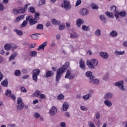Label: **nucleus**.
I'll return each instance as SVG.
<instances>
[{
  "instance_id": "f257e3e1",
  "label": "nucleus",
  "mask_w": 127,
  "mask_h": 127,
  "mask_svg": "<svg viewBox=\"0 0 127 127\" xmlns=\"http://www.w3.org/2000/svg\"><path fill=\"white\" fill-rule=\"evenodd\" d=\"M70 65L69 63L65 62L63 67H61L57 70V74L56 75V82H59L63 74L66 71Z\"/></svg>"
},
{
  "instance_id": "f03ea898",
  "label": "nucleus",
  "mask_w": 127,
  "mask_h": 127,
  "mask_svg": "<svg viewBox=\"0 0 127 127\" xmlns=\"http://www.w3.org/2000/svg\"><path fill=\"white\" fill-rule=\"evenodd\" d=\"M98 62L97 60L95 59H91L90 61L87 60V63H86V65L88 66V67L90 69H94V66H97Z\"/></svg>"
},
{
  "instance_id": "7ed1b4c3",
  "label": "nucleus",
  "mask_w": 127,
  "mask_h": 127,
  "mask_svg": "<svg viewBox=\"0 0 127 127\" xmlns=\"http://www.w3.org/2000/svg\"><path fill=\"white\" fill-rule=\"evenodd\" d=\"M41 71L40 69H36L33 70L32 78L34 81L37 82L38 76L39 75Z\"/></svg>"
},
{
  "instance_id": "20e7f679",
  "label": "nucleus",
  "mask_w": 127,
  "mask_h": 127,
  "mask_svg": "<svg viewBox=\"0 0 127 127\" xmlns=\"http://www.w3.org/2000/svg\"><path fill=\"white\" fill-rule=\"evenodd\" d=\"M26 20L29 22L30 25H34V24L37 23L38 22L35 18H33L32 16H27L26 17Z\"/></svg>"
},
{
  "instance_id": "39448f33",
  "label": "nucleus",
  "mask_w": 127,
  "mask_h": 127,
  "mask_svg": "<svg viewBox=\"0 0 127 127\" xmlns=\"http://www.w3.org/2000/svg\"><path fill=\"white\" fill-rule=\"evenodd\" d=\"M62 7H64L66 10H70L71 8L69 1L65 0H64V4H62Z\"/></svg>"
},
{
  "instance_id": "423d86ee",
  "label": "nucleus",
  "mask_w": 127,
  "mask_h": 127,
  "mask_svg": "<svg viewBox=\"0 0 127 127\" xmlns=\"http://www.w3.org/2000/svg\"><path fill=\"white\" fill-rule=\"evenodd\" d=\"M114 85L116 86H118L121 90H125L123 80H121L119 82H115Z\"/></svg>"
},
{
  "instance_id": "0eeeda50",
  "label": "nucleus",
  "mask_w": 127,
  "mask_h": 127,
  "mask_svg": "<svg viewBox=\"0 0 127 127\" xmlns=\"http://www.w3.org/2000/svg\"><path fill=\"white\" fill-rule=\"evenodd\" d=\"M74 77V75H71V71L69 69H67L66 70V73L65 74V76H64V78H67L68 80H71L73 79Z\"/></svg>"
},
{
  "instance_id": "6e6552de",
  "label": "nucleus",
  "mask_w": 127,
  "mask_h": 127,
  "mask_svg": "<svg viewBox=\"0 0 127 127\" xmlns=\"http://www.w3.org/2000/svg\"><path fill=\"white\" fill-rule=\"evenodd\" d=\"M49 113L51 116H53L57 113V109L55 106H53L50 109Z\"/></svg>"
},
{
  "instance_id": "1a4fd4ad",
  "label": "nucleus",
  "mask_w": 127,
  "mask_h": 127,
  "mask_svg": "<svg viewBox=\"0 0 127 127\" xmlns=\"http://www.w3.org/2000/svg\"><path fill=\"white\" fill-rule=\"evenodd\" d=\"M54 75V72L52 70H48L46 71V75L47 78L51 77Z\"/></svg>"
},
{
  "instance_id": "9d476101",
  "label": "nucleus",
  "mask_w": 127,
  "mask_h": 127,
  "mask_svg": "<svg viewBox=\"0 0 127 127\" xmlns=\"http://www.w3.org/2000/svg\"><path fill=\"white\" fill-rule=\"evenodd\" d=\"M47 44H48L47 42V41L45 42L42 45L39 46V47L38 48V50H44Z\"/></svg>"
},
{
  "instance_id": "9b49d317",
  "label": "nucleus",
  "mask_w": 127,
  "mask_h": 127,
  "mask_svg": "<svg viewBox=\"0 0 127 127\" xmlns=\"http://www.w3.org/2000/svg\"><path fill=\"white\" fill-rule=\"evenodd\" d=\"M89 11L86 8H82L80 9V14L81 15H87V14H88Z\"/></svg>"
},
{
  "instance_id": "f8f14e48",
  "label": "nucleus",
  "mask_w": 127,
  "mask_h": 127,
  "mask_svg": "<svg viewBox=\"0 0 127 127\" xmlns=\"http://www.w3.org/2000/svg\"><path fill=\"white\" fill-rule=\"evenodd\" d=\"M100 56L104 59H107L109 55L107 53L101 52L100 53Z\"/></svg>"
},
{
  "instance_id": "ddd939ff",
  "label": "nucleus",
  "mask_w": 127,
  "mask_h": 127,
  "mask_svg": "<svg viewBox=\"0 0 127 127\" xmlns=\"http://www.w3.org/2000/svg\"><path fill=\"white\" fill-rule=\"evenodd\" d=\"M85 75L87 76L88 78H89V79L93 80L94 78V76L92 75V72L90 71H87L85 73Z\"/></svg>"
},
{
  "instance_id": "4468645a",
  "label": "nucleus",
  "mask_w": 127,
  "mask_h": 127,
  "mask_svg": "<svg viewBox=\"0 0 127 127\" xmlns=\"http://www.w3.org/2000/svg\"><path fill=\"white\" fill-rule=\"evenodd\" d=\"M68 108H69L68 103L67 102L64 103V104H63V110H64V111H67Z\"/></svg>"
},
{
  "instance_id": "2eb2a0df",
  "label": "nucleus",
  "mask_w": 127,
  "mask_h": 127,
  "mask_svg": "<svg viewBox=\"0 0 127 127\" xmlns=\"http://www.w3.org/2000/svg\"><path fill=\"white\" fill-rule=\"evenodd\" d=\"M82 23H84V21L82 19H78L76 20V25L78 27H80Z\"/></svg>"
},
{
  "instance_id": "dca6fc26",
  "label": "nucleus",
  "mask_w": 127,
  "mask_h": 127,
  "mask_svg": "<svg viewBox=\"0 0 127 127\" xmlns=\"http://www.w3.org/2000/svg\"><path fill=\"white\" fill-rule=\"evenodd\" d=\"M51 21L52 23L55 25H60V24H61V22L60 21H58L56 19H52Z\"/></svg>"
},
{
  "instance_id": "f3484780",
  "label": "nucleus",
  "mask_w": 127,
  "mask_h": 127,
  "mask_svg": "<svg viewBox=\"0 0 127 127\" xmlns=\"http://www.w3.org/2000/svg\"><path fill=\"white\" fill-rule=\"evenodd\" d=\"M113 95L111 93H107L106 95L104 96V98L105 100L111 99L112 98Z\"/></svg>"
},
{
  "instance_id": "a211bd4d",
  "label": "nucleus",
  "mask_w": 127,
  "mask_h": 127,
  "mask_svg": "<svg viewBox=\"0 0 127 127\" xmlns=\"http://www.w3.org/2000/svg\"><path fill=\"white\" fill-rule=\"evenodd\" d=\"M79 67L82 69L85 68V63L82 60H80V62H79Z\"/></svg>"
},
{
  "instance_id": "6ab92c4d",
  "label": "nucleus",
  "mask_w": 127,
  "mask_h": 127,
  "mask_svg": "<svg viewBox=\"0 0 127 127\" xmlns=\"http://www.w3.org/2000/svg\"><path fill=\"white\" fill-rule=\"evenodd\" d=\"M40 34H39V33L33 34L31 35V37L32 39H33L34 40H37V39H38V36Z\"/></svg>"
},
{
  "instance_id": "aec40b11",
  "label": "nucleus",
  "mask_w": 127,
  "mask_h": 127,
  "mask_svg": "<svg viewBox=\"0 0 127 127\" xmlns=\"http://www.w3.org/2000/svg\"><path fill=\"white\" fill-rule=\"evenodd\" d=\"M18 105L16 107L17 110H22L25 106L24 103L18 104Z\"/></svg>"
},
{
  "instance_id": "412c9836",
  "label": "nucleus",
  "mask_w": 127,
  "mask_h": 127,
  "mask_svg": "<svg viewBox=\"0 0 127 127\" xmlns=\"http://www.w3.org/2000/svg\"><path fill=\"white\" fill-rule=\"evenodd\" d=\"M17 54L16 52L13 53V54L10 57L9 60L10 61H13L17 57Z\"/></svg>"
},
{
  "instance_id": "4be33fe9",
  "label": "nucleus",
  "mask_w": 127,
  "mask_h": 127,
  "mask_svg": "<svg viewBox=\"0 0 127 127\" xmlns=\"http://www.w3.org/2000/svg\"><path fill=\"white\" fill-rule=\"evenodd\" d=\"M24 17L25 16L24 15H21L20 16L16 18V19L15 20V22H18V21H20V20H22V19H23Z\"/></svg>"
},
{
  "instance_id": "5701e85b",
  "label": "nucleus",
  "mask_w": 127,
  "mask_h": 127,
  "mask_svg": "<svg viewBox=\"0 0 127 127\" xmlns=\"http://www.w3.org/2000/svg\"><path fill=\"white\" fill-rule=\"evenodd\" d=\"M1 84L3 86L7 87L8 86V80L7 79L4 80L1 82Z\"/></svg>"
},
{
  "instance_id": "b1692460",
  "label": "nucleus",
  "mask_w": 127,
  "mask_h": 127,
  "mask_svg": "<svg viewBox=\"0 0 127 127\" xmlns=\"http://www.w3.org/2000/svg\"><path fill=\"white\" fill-rule=\"evenodd\" d=\"M28 11L30 12L31 13H35L36 10L35 8L33 6H30L28 8Z\"/></svg>"
},
{
  "instance_id": "393cba45",
  "label": "nucleus",
  "mask_w": 127,
  "mask_h": 127,
  "mask_svg": "<svg viewBox=\"0 0 127 127\" xmlns=\"http://www.w3.org/2000/svg\"><path fill=\"white\" fill-rule=\"evenodd\" d=\"M104 103L105 105L106 106H107V107H110L112 105V103L110 101H109L108 100L104 101Z\"/></svg>"
},
{
  "instance_id": "a878e982",
  "label": "nucleus",
  "mask_w": 127,
  "mask_h": 127,
  "mask_svg": "<svg viewBox=\"0 0 127 127\" xmlns=\"http://www.w3.org/2000/svg\"><path fill=\"white\" fill-rule=\"evenodd\" d=\"M78 35L76 32L70 33V38H77Z\"/></svg>"
},
{
  "instance_id": "bb28decb",
  "label": "nucleus",
  "mask_w": 127,
  "mask_h": 127,
  "mask_svg": "<svg viewBox=\"0 0 127 127\" xmlns=\"http://www.w3.org/2000/svg\"><path fill=\"white\" fill-rule=\"evenodd\" d=\"M40 95H41V92L40 91H39V90L35 91L33 94V96L35 97H39Z\"/></svg>"
},
{
  "instance_id": "cd10ccee",
  "label": "nucleus",
  "mask_w": 127,
  "mask_h": 127,
  "mask_svg": "<svg viewBox=\"0 0 127 127\" xmlns=\"http://www.w3.org/2000/svg\"><path fill=\"white\" fill-rule=\"evenodd\" d=\"M18 10L19 13H25V11H26L24 7H18Z\"/></svg>"
},
{
  "instance_id": "c85d7f7f",
  "label": "nucleus",
  "mask_w": 127,
  "mask_h": 127,
  "mask_svg": "<svg viewBox=\"0 0 127 127\" xmlns=\"http://www.w3.org/2000/svg\"><path fill=\"white\" fill-rule=\"evenodd\" d=\"M105 14L108 17H110V18H113L114 17L113 14L112 12H110L109 11H107V12H105Z\"/></svg>"
},
{
  "instance_id": "c756f323",
  "label": "nucleus",
  "mask_w": 127,
  "mask_h": 127,
  "mask_svg": "<svg viewBox=\"0 0 127 127\" xmlns=\"http://www.w3.org/2000/svg\"><path fill=\"white\" fill-rule=\"evenodd\" d=\"M90 82L91 83H93V84H99V80L96 79H92L90 80Z\"/></svg>"
},
{
  "instance_id": "7c9ffc66",
  "label": "nucleus",
  "mask_w": 127,
  "mask_h": 127,
  "mask_svg": "<svg viewBox=\"0 0 127 127\" xmlns=\"http://www.w3.org/2000/svg\"><path fill=\"white\" fill-rule=\"evenodd\" d=\"M37 55V53L35 51H32L30 54V56L31 57H36Z\"/></svg>"
},
{
  "instance_id": "2f4dec72",
  "label": "nucleus",
  "mask_w": 127,
  "mask_h": 127,
  "mask_svg": "<svg viewBox=\"0 0 127 127\" xmlns=\"http://www.w3.org/2000/svg\"><path fill=\"white\" fill-rule=\"evenodd\" d=\"M34 18L37 21L40 19V13L39 12H36L35 14Z\"/></svg>"
},
{
  "instance_id": "473e14b6",
  "label": "nucleus",
  "mask_w": 127,
  "mask_h": 127,
  "mask_svg": "<svg viewBox=\"0 0 127 127\" xmlns=\"http://www.w3.org/2000/svg\"><path fill=\"white\" fill-rule=\"evenodd\" d=\"M57 99L59 100H63L64 99V96L63 94H61L59 95V96H58Z\"/></svg>"
},
{
  "instance_id": "72a5a7b5",
  "label": "nucleus",
  "mask_w": 127,
  "mask_h": 127,
  "mask_svg": "<svg viewBox=\"0 0 127 127\" xmlns=\"http://www.w3.org/2000/svg\"><path fill=\"white\" fill-rule=\"evenodd\" d=\"M115 53L116 55H123L125 54V51L119 52V51H115Z\"/></svg>"
},
{
  "instance_id": "f704fd0d",
  "label": "nucleus",
  "mask_w": 127,
  "mask_h": 127,
  "mask_svg": "<svg viewBox=\"0 0 127 127\" xmlns=\"http://www.w3.org/2000/svg\"><path fill=\"white\" fill-rule=\"evenodd\" d=\"M11 47H12L10 44H6L4 46V49H5V50H10V49H11Z\"/></svg>"
},
{
  "instance_id": "c9c22d12",
  "label": "nucleus",
  "mask_w": 127,
  "mask_h": 127,
  "mask_svg": "<svg viewBox=\"0 0 127 127\" xmlns=\"http://www.w3.org/2000/svg\"><path fill=\"white\" fill-rule=\"evenodd\" d=\"M65 27H66L65 25L64 24H63L62 25H60V26L59 27V29H60V30H64V29Z\"/></svg>"
},
{
  "instance_id": "e433bc0d",
  "label": "nucleus",
  "mask_w": 127,
  "mask_h": 127,
  "mask_svg": "<svg viewBox=\"0 0 127 127\" xmlns=\"http://www.w3.org/2000/svg\"><path fill=\"white\" fill-rule=\"evenodd\" d=\"M115 16L116 18V19H118V18H119V15H120V12L117 10V11H116L115 12Z\"/></svg>"
},
{
  "instance_id": "4c0bfd02",
  "label": "nucleus",
  "mask_w": 127,
  "mask_h": 127,
  "mask_svg": "<svg viewBox=\"0 0 127 127\" xmlns=\"http://www.w3.org/2000/svg\"><path fill=\"white\" fill-rule=\"evenodd\" d=\"M110 8H111V11L112 12H114V13H115L116 11H118V10H116V9H117V6H115V5L112 6Z\"/></svg>"
},
{
  "instance_id": "58836bf2",
  "label": "nucleus",
  "mask_w": 127,
  "mask_h": 127,
  "mask_svg": "<svg viewBox=\"0 0 127 127\" xmlns=\"http://www.w3.org/2000/svg\"><path fill=\"white\" fill-rule=\"evenodd\" d=\"M120 16L121 17H124L126 15V13L125 11H121L119 12Z\"/></svg>"
},
{
  "instance_id": "ea45409f",
  "label": "nucleus",
  "mask_w": 127,
  "mask_h": 127,
  "mask_svg": "<svg viewBox=\"0 0 127 127\" xmlns=\"http://www.w3.org/2000/svg\"><path fill=\"white\" fill-rule=\"evenodd\" d=\"M82 30H84L85 31H89V30H90V28L85 25H83L82 26Z\"/></svg>"
},
{
  "instance_id": "a19ab883",
  "label": "nucleus",
  "mask_w": 127,
  "mask_h": 127,
  "mask_svg": "<svg viewBox=\"0 0 127 127\" xmlns=\"http://www.w3.org/2000/svg\"><path fill=\"white\" fill-rule=\"evenodd\" d=\"M88 126L89 127H96L95 124L92 121L88 122Z\"/></svg>"
},
{
  "instance_id": "79ce46f5",
  "label": "nucleus",
  "mask_w": 127,
  "mask_h": 127,
  "mask_svg": "<svg viewBox=\"0 0 127 127\" xmlns=\"http://www.w3.org/2000/svg\"><path fill=\"white\" fill-rule=\"evenodd\" d=\"M91 8L93 9H97L98 8V6L95 3H92L91 5Z\"/></svg>"
},
{
  "instance_id": "37998d69",
  "label": "nucleus",
  "mask_w": 127,
  "mask_h": 127,
  "mask_svg": "<svg viewBox=\"0 0 127 127\" xmlns=\"http://www.w3.org/2000/svg\"><path fill=\"white\" fill-rule=\"evenodd\" d=\"M21 75V71L19 70H16L15 71V75L16 76H19Z\"/></svg>"
},
{
  "instance_id": "c03bdc74",
  "label": "nucleus",
  "mask_w": 127,
  "mask_h": 127,
  "mask_svg": "<svg viewBox=\"0 0 127 127\" xmlns=\"http://www.w3.org/2000/svg\"><path fill=\"white\" fill-rule=\"evenodd\" d=\"M17 104H23L22 99L21 97H19V98H17Z\"/></svg>"
},
{
  "instance_id": "a18cd8bd",
  "label": "nucleus",
  "mask_w": 127,
  "mask_h": 127,
  "mask_svg": "<svg viewBox=\"0 0 127 127\" xmlns=\"http://www.w3.org/2000/svg\"><path fill=\"white\" fill-rule=\"evenodd\" d=\"M90 98V95L89 94H86L82 97V98L83 100H87Z\"/></svg>"
},
{
  "instance_id": "49530a36",
  "label": "nucleus",
  "mask_w": 127,
  "mask_h": 127,
  "mask_svg": "<svg viewBox=\"0 0 127 127\" xmlns=\"http://www.w3.org/2000/svg\"><path fill=\"white\" fill-rule=\"evenodd\" d=\"M13 12L14 14H15V15H17V14H18V13H19V10L16 8L13 9Z\"/></svg>"
},
{
  "instance_id": "de8ad7c7",
  "label": "nucleus",
  "mask_w": 127,
  "mask_h": 127,
  "mask_svg": "<svg viewBox=\"0 0 127 127\" xmlns=\"http://www.w3.org/2000/svg\"><path fill=\"white\" fill-rule=\"evenodd\" d=\"M99 18L101 20H102L103 21L106 20V17L104 15H100L99 16Z\"/></svg>"
},
{
  "instance_id": "09e8293b",
  "label": "nucleus",
  "mask_w": 127,
  "mask_h": 127,
  "mask_svg": "<svg viewBox=\"0 0 127 127\" xmlns=\"http://www.w3.org/2000/svg\"><path fill=\"white\" fill-rule=\"evenodd\" d=\"M28 24L27 21L24 20L23 23L21 24V27H25Z\"/></svg>"
},
{
  "instance_id": "8fccbe9b",
  "label": "nucleus",
  "mask_w": 127,
  "mask_h": 127,
  "mask_svg": "<svg viewBox=\"0 0 127 127\" xmlns=\"http://www.w3.org/2000/svg\"><path fill=\"white\" fill-rule=\"evenodd\" d=\"M40 98L41 99H46L47 98V97L45 94H41L40 95Z\"/></svg>"
},
{
  "instance_id": "3c124183",
  "label": "nucleus",
  "mask_w": 127,
  "mask_h": 127,
  "mask_svg": "<svg viewBox=\"0 0 127 127\" xmlns=\"http://www.w3.org/2000/svg\"><path fill=\"white\" fill-rule=\"evenodd\" d=\"M37 29H43V25L41 24H39L37 26Z\"/></svg>"
},
{
  "instance_id": "603ef678",
  "label": "nucleus",
  "mask_w": 127,
  "mask_h": 127,
  "mask_svg": "<svg viewBox=\"0 0 127 127\" xmlns=\"http://www.w3.org/2000/svg\"><path fill=\"white\" fill-rule=\"evenodd\" d=\"M5 95H6V96H7L8 97H10L11 96V91L7 90L5 92Z\"/></svg>"
},
{
  "instance_id": "864d4df0",
  "label": "nucleus",
  "mask_w": 127,
  "mask_h": 127,
  "mask_svg": "<svg viewBox=\"0 0 127 127\" xmlns=\"http://www.w3.org/2000/svg\"><path fill=\"white\" fill-rule=\"evenodd\" d=\"M110 35H111V36H112V37H116V36H117V35H118V33L117 32H111L110 33Z\"/></svg>"
},
{
  "instance_id": "5fc2aeb1",
  "label": "nucleus",
  "mask_w": 127,
  "mask_h": 127,
  "mask_svg": "<svg viewBox=\"0 0 127 127\" xmlns=\"http://www.w3.org/2000/svg\"><path fill=\"white\" fill-rule=\"evenodd\" d=\"M21 92H22L23 93H26L27 92L26 89L23 86L21 87Z\"/></svg>"
},
{
  "instance_id": "6e6d98bb",
  "label": "nucleus",
  "mask_w": 127,
  "mask_h": 127,
  "mask_svg": "<svg viewBox=\"0 0 127 127\" xmlns=\"http://www.w3.org/2000/svg\"><path fill=\"white\" fill-rule=\"evenodd\" d=\"M80 109H81V110H82L83 111H85L88 110V108L84 106H82L80 107Z\"/></svg>"
},
{
  "instance_id": "4d7b16f0",
  "label": "nucleus",
  "mask_w": 127,
  "mask_h": 127,
  "mask_svg": "<svg viewBox=\"0 0 127 127\" xmlns=\"http://www.w3.org/2000/svg\"><path fill=\"white\" fill-rule=\"evenodd\" d=\"M34 117L36 118H39L40 117V114L39 113L36 112V113H35Z\"/></svg>"
},
{
  "instance_id": "13d9d810",
  "label": "nucleus",
  "mask_w": 127,
  "mask_h": 127,
  "mask_svg": "<svg viewBox=\"0 0 127 127\" xmlns=\"http://www.w3.org/2000/svg\"><path fill=\"white\" fill-rule=\"evenodd\" d=\"M108 77H109V74L108 73H106L105 75V76H104L103 77V80L105 81V80H107Z\"/></svg>"
},
{
  "instance_id": "bf43d9fd",
  "label": "nucleus",
  "mask_w": 127,
  "mask_h": 127,
  "mask_svg": "<svg viewBox=\"0 0 127 127\" xmlns=\"http://www.w3.org/2000/svg\"><path fill=\"white\" fill-rule=\"evenodd\" d=\"M60 126H61V127H66V124L64 122L61 123Z\"/></svg>"
},
{
  "instance_id": "052dcab7",
  "label": "nucleus",
  "mask_w": 127,
  "mask_h": 127,
  "mask_svg": "<svg viewBox=\"0 0 127 127\" xmlns=\"http://www.w3.org/2000/svg\"><path fill=\"white\" fill-rule=\"evenodd\" d=\"M96 119H99L100 117V114L99 112L96 113L95 115Z\"/></svg>"
},
{
  "instance_id": "680f3d73",
  "label": "nucleus",
  "mask_w": 127,
  "mask_h": 127,
  "mask_svg": "<svg viewBox=\"0 0 127 127\" xmlns=\"http://www.w3.org/2000/svg\"><path fill=\"white\" fill-rule=\"evenodd\" d=\"M81 3V0H77V1H76V3H75V6H78Z\"/></svg>"
},
{
  "instance_id": "e2e57ef3",
  "label": "nucleus",
  "mask_w": 127,
  "mask_h": 127,
  "mask_svg": "<svg viewBox=\"0 0 127 127\" xmlns=\"http://www.w3.org/2000/svg\"><path fill=\"white\" fill-rule=\"evenodd\" d=\"M30 5H31V4L30 3H27L25 5V7H24V8L25 9L26 11L27 10V8H28V6H30Z\"/></svg>"
},
{
  "instance_id": "0e129e2a",
  "label": "nucleus",
  "mask_w": 127,
  "mask_h": 127,
  "mask_svg": "<svg viewBox=\"0 0 127 127\" xmlns=\"http://www.w3.org/2000/svg\"><path fill=\"white\" fill-rule=\"evenodd\" d=\"M4 6L3 5V4L2 3L0 4V10H3L4 9Z\"/></svg>"
},
{
  "instance_id": "69168bd1",
  "label": "nucleus",
  "mask_w": 127,
  "mask_h": 127,
  "mask_svg": "<svg viewBox=\"0 0 127 127\" xmlns=\"http://www.w3.org/2000/svg\"><path fill=\"white\" fill-rule=\"evenodd\" d=\"M36 46V43H33L30 45V47L31 48H34Z\"/></svg>"
},
{
  "instance_id": "338daca9",
  "label": "nucleus",
  "mask_w": 127,
  "mask_h": 127,
  "mask_svg": "<svg viewBox=\"0 0 127 127\" xmlns=\"http://www.w3.org/2000/svg\"><path fill=\"white\" fill-rule=\"evenodd\" d=\"M45 3H46L45 0H40V4H45Z\"/></svg>"
},
{
  "instance_id": "774afa93",
  "label": "nucleus",
  "mask_w": 127,
  "mask_h": 127,
  "mask_svg": "<svg viewBox=\"0 0 127 127\" xmlns=\"http://www.w3.org/2000/svg\"><path fill=\"white\" fill-rule=\"evenodd\" d=\"M23 73L26 74L28 72V70L26 68H24L22 70Z\"/></svg>"
}]
</instances>
